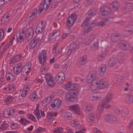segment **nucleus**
I'll return each instance as SVG.
<instances>
[{
	"mask_svg": "<svg viewBox=\"0 0 133 133\" xmlns=\"http://www.w3.org/2000/svg\"><path fill=\"white\" fill-rule=\"evenodd\" d=\"M64 88L65 89L68 90H74L67 94L66 95L67 100L70 102L73 101L78 96L79 91L76 90L78 88V85L76 84H71L70 82L65 85Z\"/></svg>",
	"mask_w": 133,
	"mask_h": 133,
	"instance_id": "nucleus-1",
	"label": "nucleus"
},
{
	"mask_svg": "<svg viewBox=\"0 0 133 133\" xmlns=\"http://www.w3.org/2000/svg\"><path fill=\"white\" fill-rule=\"evenodd\" d=\"M46 51L45 49L39 52L38 58L40 63L41 65L43 66L47 60Z\"/></svg>",
	"mask_w": 133,
	"mask_h": 133,
	"instance_id": "nucleus-2",
	"label": "nucleus"
},
{
	"mask_svg": "<svg viewBox=\"0 0 133 133\" xmlns=\"http://www.w3.org/2000/svg\"><path fill=\"white\" fill-rule=\"evenodd\" d=\"M52 0H42L39 7V12H42L44 10L47 9L50 7Z\"/></svg>",
	"mask_w": 133,
	"mask_h": 133,
	"instance_id": "nucleus-3",
	"label": "nucleus"
},
{
	"mask_svg": "<svg viewBox=\"0 0 133 133\" xmlns=\"http://www.w3.org/2000/svg\"><path fill=\"white\" fill-rule=\"evenodd\" d=\"M98 77L94 74H90L88 75L86 79V82L87 84H97L98 81L97 80Z\"/></svg>",
	"mask_w": 133,
	"mask_h": 133,
	"instance_id": "nucleus-4",
	"label": "nucleus"
},
{
	"mask_svg": "<svg viewBox=\"0 0 133 133\" xmlns=\"http://www.w3.org/2000/svg\"><path fill=\"white\" fill-rule=\"evenodd\" d=\"M23 62H21L15 65L13 68V71L14 74L16 75H19L21 73H23Z\"/></svg>",
	"mask_w": 133,
	"mask_h": 133,
	"instance_id": "nucleus-5",
	"label": "nucleus"
},
{
	"mask_svg": "<svg viewBox=\"0 0 133 133\" xmlns=\"http://www.w3.org/2000/svg\"><path fill=\"white\" fill-rule=\"evenodd\" d=\"M45 77L47 85L50 87H53L55 84V82L51 74L49 73H46L45 74Z\"/></svg>",
	"mask_w": 133,
	"mask_h": 133,
	"instance_id": "nucleus-6",
	"label": "nucleus"
},
{
	"mask_svg": "<svg viewBox=\"0 0 133 133\" xmlns=\"http://www.w3.org/2000/svg\"><path fill=\"white\" fill-rule=\"evenodd\" d=\"M23 75H28L31 72L32 69L31 68L32 64L30 62H27L24 63L23 62Z\"/></svg>",
	"mask_w": 133,
	"mask_h": 133,
	"instance_id": "nucleus-7",
	"label": "nucleus"
},
{
	"mask_svg": "<svg viewBox=\"0 0 133 133\" xmlns=\"http://www.w3.org/2000/svg\"><path fill=\"white\" fill-rule=\"evenodd\" d=\"M105 120L110 123H114L117 121L116 117L112 114H107L104 116Z\"/></svg>",
	"mask_w": 133,
	"mask_h": 133,
	"instance_id": "nucleus-8",
	"label": "nucleus"
},
{
	"mask_svg": "<svg viewBox=\"0 0 133 133\" xmlns=\"http://www.w3.org/2000/svg\"><path fill=\"white\" fill-rule=\"evenodd\" d=\"M65 78V74L61 72L58 73L56 76L55 79L57 83L61 84L64 82Z\"/></svg>",
	"mask_w": 133,
	"mask_h": 133,
	"instance_id": "nucleus-9",
	"label": "nucleus"
},
{
	"mask_svg": "<svg viewBox=\"0 0 133 133\" xmlns=\"http://www.w3.org/2000/svg\"><path fill=\"white\" fill-rule=\"evenodd\" d=\"M82 26L83 27V32L85 33L89 32L92 28V27L89 23V21L85 19L82 24Z\"/></svg>",
	"mask_w": 133,
	"mask_h": 133,
	"instance_id": "nucleus-10",
	"label": "nucleus"
},
{
	"mask_svg": "<svg viewBox=\"0 0 133 133\" xmlns=\"http://www.w3.org/2000/svg\"><path fill=\"white\" fill-rule=\"evenodd\" d=\"M15 110L11 108H8L5 109L3 113V116L5 118H7L12 117L15 115Z\"/></svg>",
	"mask_w": 133,
	"mask_h": 133,
	"instance_id": "nucleus-11",
	"label": "nucleus"
},
{
	"mask_svg": "<svg viewBox=\"0 0 133 133\" xmlns=\"http://www.w3.org/2000/svg\"><path fill=\"white\" fill-rule=\"evenodd\" d=\"M77 17L75 14H72L71 16L68 17L66 22V26L68 27H71L74 24L76 20Z\"/></svg>",
	"mask_w": 133,
	"mask_h": 133,
	"instance_id": "nucleus-12",
	"label": "nucleus"
},
{
	"mask_svg": "<svg viewBox=\"0 0 133 133\" xmlns=\"http://www.w3.org/2000/svg\"><path fill=\"white\" fill-rule=\"evenodd\" d=\"M78 46L75 43H70L66 50V52L68 55H69L75 50L77 49Z\"/></svg>",
	"mask_w": 133,
	"mask_h": 133,
	"instance_id": "nucleus-13",
	"label": "nucleus"
},
{
	"mask_svg": "<svg viewBox=\"0 0 133 133\" xmlns=\"http://www.w3.org/2000/svg\"><path fill=\"white\" fill-rule=\"evenodd\" d=\"M41 42L38 39L34 38L30 42L29 47L30 50H32L33 48H35L37 46H39Z\"/></svg>",
	"mask_w": 133,
	"mask_h": 133,
	"instance_id": "nucleus-14",
	"label": "nucleus"
},
{
	"mask_svg": "<svg viewBox=\"0 0 133 133\" xmlns=\"http://www.w3.org/2000/svg\"><path fill=\"white\" fill-rule=\"evenodd\" d=\"M118 47L123 49L127 50L130 47L128 42L125 41H120L118 44Z\"/></svg>",
	"mask_w": 133,
	"mask_h": 133,
	"instance_id": "nucleus-15",
	"label": "nucleus"
},
{
	"mask_svg": "<svg viewBox=\"0 0 133 133\" xmlns=\"http://www.w3.org/2000/svg\"><path fill=\"white\" fill-rule=\"evenodd\" d=\"M54 98L53 95H51L48 96L44 98L42 102V105L43 106H45L47 104L50 103Z\"/></svg>",
	"mask_w": 133,
	"mask_h": 133,
	"instance_id": "nucleus-16",
	"label": "nucleus"
},
{
	"mask_svg": "<svg viewBox=\"0 0 133 133\" xmlns=\"http://www.w3.org/2000/svg\"><path fill=\"white\" fill-rule=\"evenodd\" d=\"M97 12V10L95 8H92L89 10L87 13L86 14L87 16L85 19H87V20L89 21V19L96 14Z\"/></svg>",
	"mask_w": 133,
	"mask_h": 133,
	"instance_id": "nucleus-17",
	"label": "nucleus"
},
{
	"mask_svg": "<svg viewBox=\"0 0 133 133\" xmlns=\"http://www.w3.org/2000/svg\"><path fill=\"white\" fill-rule=\"evenodd\" d=\"M97 80H98V81L97 82V84H96L98 85V87L100 89H104L106 87L107 84V83L104 79H103L100 80L98 78Z\"/></svg>",
	"mask_w": 133,
	"mask_h": 133,
	"instance_id": "nucleus-18",
	"label": "nucleus"
},
{
	"mask_svg": "<svg viewBox=\"0 0 133 133\" xmlns=\"http://www.w3.org/2000/svg\"><path fill=\"white\" fill-rule=\"evenodd\" d=\"M61 103L60 99H57L51 103L50 106L54 109H56L59 107Z\"/></svg>",
	"mask_w": 133,
	"mask_h": 133,
	"instance_id": "nucleus-19",
	"label": "nucleus"
},
{
	"mask_svg": "<svg viewBox=\"0 0 133 133\" xmlns=\"http://www.w3.org/2000/svg\"><path fill=\"white\" fill-rule=\"evenodd\" d=\"M96 36L95 34H92L87 37L84 42V44L86 45L89 44L92 41H93L95 38Z\"/></svg>",
	"mask_w": 133,
	"mask_h": 133,
	"instance_id": "nucleus-20",
	"label": "nucleus"
},
{
	"mask_svg": "<svg viewBox=\"0 0 133 133\" xmlns=\"http://www.w3.org/2000/svg\"><path fill=\"white\" fill-rule=\"evenodd\" d=\"M112 98V95L111 94H109L103 99L102 102L106 105L111 101Z\"/></svg>",
	"mask_w": 133,
	"mask_h": 133,
	"instance_id": "nucleus-21",
	"label": "nucleus"
},
{
	"mask_svg": "<svg viewBox=\"0 0 133 133\" xmlns=\"http://www.w3.org/2000/svg\"><path fill=\"white\" fill-rule=\"evenodd\" d=\"M20 32L18 35V38L21 41V42L23 41L25 38L26 37H28V36L26 34V31L21 30L19 31Z\"/></svg>",
	"mask_w": 133,
	"mask_h": 133,
	"instance_id": "nucleus-22",
	"label": "nucleus"
},
{
	"mask_svg": "<svg viewBox=\"0 0 133 133\" xmlns=\"http://www.w3.org/2000/svg\"><path fill=\"white\" fill-rule=\"evenodd\" d=\"M5 77L7 81L9 82L13 81L15 77V75L10 72H7L6 73Z\"/></svg>",
	"mask_w": 133,
	"mask_h": 133,
	"instance_id": "nucleus-23",
	"label": "nucleus"
},
{
	"mask_svg": "<svg viewBox=\"0 0 133 133\" xmlns=\"http://www.w3.org/2000/svg\"><path fill=\"white\" fill-rule=\"evenodd\" d=\"M8 91H7L8 93L14 94H15L16 93L17 91L16 90L15 85L14 84L8 85Z\"/></svg>",
	"mask_w": 133,
	"mask_h": 133,
	"instance_id": "nucleus-24",
	"label": "nucleus"
},
{
	"mask_svg": "<svg viewBox=\"0 0 133 133\" xmlns=\"http://www.w3.org/2000/svg\"><path fill=\"white\" fill-rule=\"evenodd\" d=\"M69 110L78 114H80V108L77 104L71 105L70 106Z\"/></svg>",
	"mask_w": 133,
	"mask_h": 133,
	"instance_id": "nucleus-25",
	"label": "nucleus"
},
{
	"mask_svg": "<svg viewBox=\"0 0 133 133\" xmlns=\"http://www.w3.org/2000/svg\"><path fill=\"white\" fill-rule=\"evenodd\" d=\"M87 57L86 55H84L81 57L79 61L78 62V65L79 67L83 66L87 61Z\"/></svg>",
	"mask_w": 133,
	"mask_h": 133,
	"instance_id": "nucleus-26",
	"label": "nucleus"
},
{
	"mask_svg": "<svg viewBox=\"0 0 133 133\" xmlns=\"http://www.w3.org/2000/svg\"><path fill=\"white\" fill-rule=\"evenodd\" d=\"M14 99L13 96L11 95L7 96L4 100V102L6 105H9L13 101Z\"/></svg>",
	"mask_w": 133,
	"mask_h": 133,
	"instance_id": "nucleus-27",
	"label": "nucleus"
},
{
	"mask_svg": "<svg viewBox=\"0 0 133 133\" xmlns=\"http://www.w3.org/2000/svg\"><path fill=\"white\" fill-rule=\"evenodd\" d=\"M106 66L105 64L102 65L98 70V72L99 75L102 76L106 71Z\"/></svg>",
	"mask_w": 133,
	"mask_h": 133,
	"instance_id": "nucleus-28",
	"label": "nucleus"
},
{
	"mask_svg": "<svg viewBox=\"0 0 133 133\" xmlns=\"http://www.w3.org/2000/svg\"><path fill=\"white\" fill-rule=\"evenodd\" d=\"M83 109L86 112H89L92 109V107L89 104L83 103L82 105Z\"/></svg>",
	"mask_w": 133,
	"mask_h": 133,
	"instance_id": "nucleus-29",
	"label": "nucleus"
},
{
	"mask_svg": "<svg viewBox=\"0 0 133 133\" xmlns=\"http://www.w3.org/2000/svg\"><path fill=\"white\" fill-rule=\"evenodd\" d=\"M125 31L126 32L129 33V35L132 34L133 32V25H129L124 28Z\"/></svg>",
	"mask_w": 133,
	"mask_h": 133,
	"instance_id": "nucleus-30",
	"label": "nucleus"
},
{
	"mask_svg": "<svg viewBox=\"0 0 133 133\" xmlns=\"http://www.w3.org/2000/svg\"><path fill=\"white\" fill-rule=\"evenodd\" d=\"M124 55V54L122 52L119 53L116 57L118 62H119L120 63H122L123 62Z\"/></svg>",
	"mask_w": 133,
	"mask_h": 133,
	"instance_id": "nucleus-31",
	"label": "nucleus"
},
{
	"mask_svg": "<svg viewBox=\"0 0 133 133\" xmlns=\"http://www.w3.org/2000/svg\"><path fill=\"white\" fill-rule=\"evenodd\" d=\"M63 117L64 119L68 121L71 119L73 116L71 113L66 112L64 114Z\"/></svg>",
	"mask_w": 133,
	"mask_h": 133,
	"instance_id": "nucleus-32",
	"label": "nucleus"
},
{
	"mask_svg": "<svg viewBox=\"0 0 133 133\" xmlns=\"http://www.w3.org/2000/svg\"><path fill=\"white\" fill-rule=\"evenodd\" d=\"M26 32L28 37L30 38H32L34 35V31L32 27L28 28Z\"/></svg>",
	"mask_w": 133,
	"mask_h": 133,
	"instance_id": "nucleus-33",
	"label": "nucleus"
},
{
	"mask_svg": "<svg viewBox=\"0 0 133 133\" xmlns=\"http://www.w3.org/2000/svg\"><path fill=\"white\" fill-rule=\"evenodd\" d=\"M118 61L114 58H111L109 60L108 65L110 67H113L116 65Z\"/></svg>",
	"mask_w": 133,
	"mask_h": 133,
	"instance_id": "nucleus-34",
	"label": "nucleus"
},
{
	"mask_svg": "<svg viewBox=\"0 0 133 133\" xmlns=\"http://www.w3.org/2000/svg\"><path fill=\"white\" fill-rule=\"evenodd\" d=\"M30 99L33 101H35L38 98L36 91L32 92L30 95Z\"/></svg>",
	"mask_w": 133,
	"mask_h": 133,
	"instance_id": "nucleus-35",
	"label": "nucleus"
},
{
	"mask_svg": "<svg viewBox=\"0 0 133 133\" xmlns=\"http://www.w3.org/2000/svg\"><path fill=\"white\" fill-rule=\"evenodd\" d=\"M101 97V94L99 92H95L93 93L92 99L93 100H98L100 99Z\"/></svg>",
	"mask_w": 133,
	"mask_h": 133,
	"instance_id": "nucleus-36",
	"label": "nucleus"
},
{
	"mask_svg": "<svg viewBox=\"0 0 133 133\" xmlns=\"http://www.w3.org/2000/svg\"><path fill=\"white\" fill-rule=\"evenodd\" d=\"M100 11L103 16L107 15L110 13V12L107 10V8L103 7L100 8Z\"/></svg>",
	"mask_w": 133,
	"mask_h": 133,
	"instance_id": "nucleus-37",
	"label": "nucleus"
},
{
	"mask_svg": "<svg viewBox=\"0 0 133 133\" xmlns=\"http://www.w3.org/2000/svg\"><path fill=\"white\" fill-rule=\"evenodd\" d=\"M125 100L128 103H132L133 102V96L131 95H128L125 98Z\"/></svg>",
	"mask_w": 133,
	"mask_h": 133,
	"instance_id": "nucleus-38",
	"label": "nucleus"
},
{
	"mask_svg": "<svg viewBox=\"0 0 133 133\" xmlns=\"http://www.w3.org/2000/svg\"><path fill=\"white\" fill-rule=\"evenodd\" d=\"M9 127L8 122L7 121H4L2 123L1 126L0 128L2 130H5L8 128Z\"/></svg>",
	"mask_w": 133,
	"mask_h": 133,
	"instance_id": "nucleus-39",
	"label": "nucleus"
},
{
	"mask_svg": "<svg viewBox=\"0 0 133 133\" xmlns=\"http://www.w3.org/2000/svg\"><path fill=\"white\" fill-rule=\"evenodd\" d=\"M129 114V109H124L122 110L121 116L125 118Z\"/></svg>",
	"mask_w": 133,
	"mask_h": 133,
	"instance_id": "nucleus-40",
	"label": "nucleus"
},
{
	"mask_svg": "<svg viewBox=\"0 0 133 133\" xmlns=\"http://www.w3.org/2000/svg\"><path fill=\"white\" fill-rule=\"evenodd\" d=\"M120 38V35L119 34H117L113 35L111 37V39L112 41L115 42L118 41Z\"/></svg>",
	"mask_w": 133,
	"mask_h": 133,
	"instance_id": "nucleus-41",
	"label": "nucleus"
},
{
	"mask_svg": "<svg viewBox=\"0 0 133 133\" xmlns=\"http://www.w3.org/2000/svg\"><path fill=\"white\" fill-rule=\"evenodd\" d=\"M20 123L22 124L26 125L27 124L31 123L30 121L27 120L26 119L21 118L19 121Z\"/></svg>",
	"mask_w": 133,
	"mask_h": 133,
	"instance_id": "nucleus-42",
	"label": "nucleus"
},
{
	"mask_svg": "<svg viewBox=\"0 0 133 133\" xmlns=\"http://www.w3.org/2000/svg\"><path fill=\"white\" fill-rule=\"evenodd\" d=\"M124 8L126 10L131 11L132 9L133 5L131 3H127L125 4Z\"/></svg>",
	"mask_w": 133,
	"mask_h": 133,
	"instance_id": "nucleus-43",
	"label": "nucleus"
},
{
	"mask_svg": "<svg viewBox=\"0 0 133 133\" xmlns=\"http://www.w3.org/2000/svg\"><path fill=\"white\" fill-rule=\"evenodd\" d=\"M111 6L113 8V10L115 11L118 9L119 7V5L117 2H115L111 4Z\"/></svg>",
	"mask_w": 133,
	"mask_h": 133,
	"instance_id": "nucleus-44",
	"label": "nucleus"
},
{
	"mask_svg": "<svg viewBox=\"0 0 133 133\" xmlns=\"http://www.w3.org/2000/svg\"><path fill=\"white\" fill-rule=\"evenodd\" d=\"M57 115V113L56 112H50L47 113V116L49 119L55 118Z\"/></svg>",
	"mask_w": 133,
	"mask_h": 133,
	"instance_id": "nucleus-45",
	"label": "nucleus"
},
{
	"mask_svg": "<svg viewBox=\"0 0 133 133\" xmlns=\"http://www.w3.org/2000/svg\"><path fill=\"white\" fill-rule=\"evenodd\" d=\"M57 38V37L55 35L51 33L49 36V41L50 42L52 43L55 41Z\"/></svg>",
	"mask_w": 133,
	"mask_h": 133,
	"instance_id": "nucleus-46",
	"label": "nucleus"
},
{
	"mask_svg": "<svg viewBox=\"0 0 133 133\" xmlns=\"http://www.w3.org/2000/svg\"><path fill=\"white\" fill-rule=\"evenodd\" d=\"M99 47L98 42H97L91 45L90 49L93 51H95L98 49Z\"/></svg>",
	"mask_w": 133,
	"mask_h": 133,
	"instance_id": "nucleus-47",
	"label": "nucleus"
},
{
	"mask_svg": "<svg viewBox=\"0 0 133 133\" xmlns=\"http://www.w3.org/2000/svg\"><path fill=\"white\" fill-rule=\"evenodd\" d=\"M58 5V3L57 1H55L52 3L51 5L50 9L51 10H52L55 9V8Z\"/></svg>",
	"mask_w": 133,
	"mask_h": 133,
	"instance_id": "nucleus-48",
	"label": "nucleus"
},
{
	"mask_svg": "<svg viewBox=\"0 0 133 133\" xmlns=\"http://www.w3.org/2000/svg\"><path fill=\"white\" fill-rule=\"evenodd\" d=\"M51 33L57 37H59L61 34V31L59 29L54 30Z\"/></svg>",
	"mask_w": 133,
	"mask_h": 133,
	"instance_id": "nucleus-49",
	"label": "nucleus"
},
{
	"mask_svg": "<svg viewBox=\"0 0 133 133\" xmlns=\"http://www.w3.org/2000/svg\"><path fill=\"white\" fill-rule=\"evenodd\" d=\"M44 30V29L42 28L41 26H40L39 24H37L36 29V33L37 34H40Z\"/></svg>",
	"mask_w": 133,
	"mask_h": 133,
	"instance_id": "nucleus-50",
	"label": "nucleus"
},
{
	"mask_svg": "<svg viewBox=\"0 0 133 133\" xmlns=\"http://www.w3.org/2000/svg\"><path fill=\"white\" fill-rule=\"evenodd\" d=\"M88 120L90 122H93L95 119V116L92 114H89L88 116Z\"/></svg>",
	"mask_w": 133,
	"mask_h": 133,
	"instance_id": "nucleus-51",
	"label": "nucleus"
},
{
	"mask_svg": "<svg viewBox=\"0 0 133 133\" xmlns=\"http://www.w3.org/2000/svg\"><path fill=\"white\" fill-rule=\"evenodd\" d=\"M70 125L72 127H75L76 126H78L79 125V124L78 123L77 120H73L71 121Z\"/></svg>",
	"mask_w": 133,
	"mask_h": 133,
	"instance_id": "nucleus-52",
	"label": "nucleus"
},
{
	"mask_svg": "<svg viewBox=\"0 0 133 133\" xmlns=\"http://www.w3.org/2000/svg\"><path fill=\"white\" fill-rule=\"evenodd\" d=\"M105 105V104L101 102L100 106H99L97 107V110L98 111L100 112H102L103 111Z\"/></svg>",
	"mask_w": 133,
	"mask_h": 133,
	"instance_id": "nucleus-53",
	"label": "nucleus"
},
{
	"mask_svg": "<svg viewBox=\"0 0 133 133\" xmlns=\"http://www.w3.org/2000/svg\"><path fill=\"white\" fill-rule=\"evenodd\" d=\"M26 116L28 118L31 119L34 122L36 121V119L35 116L33 115L30 114H27Z\"/></svg>",
	"mask_w": 133,
	"mask_h": 133,
	"instance_id": "nucleus-54",
	"label": "nucleus"
},
{
	"mask_svg": "<svg viewBox=\"0 0 133 133\" xmlns=\"http://www.w3.org/2000/svg\"><path fill=\"white\" fill-rule=\"evenodd\" d=\"M63 128L62 127H59L55 129L53 132L55 133H62L63 132Z\"/></svg>",
	"mask_w": 133,
	"mask_h": 133,
	"instance_id": "nucleus-55",
	"label": "nucleus"
},
{
	"mask_svg": "<svg viewBox=\"0 0 133 133\" xmlns=\"http://www.w3.org/2000/svg\"><path fill=\"white\" fill-rule=\"evenodd\" d=\"M34 114L35 115L38 120H39V119L41 118V116L40 114L39 110H35L34 111Z\"/></svg>",
	"mask_w": 133,
	"mask_h": 133,
	"instance_id": "nucleus-56",
	"label": "nucleus"
},
{
	"mask_svg": "<svg viewBox=\"0 0 133 133\" xmlns=\"http://www.w3.org/2000/svg\"><path fill=\"white\" fill-rule=\"evenodd\" d=\"M98 87V85L91 83L90 86V90L94 91H95L97 89Z\"/></svg>",
	"mask_w": 133,
	"mask_h": 133,
	"instance_id": "nucleus-57",
	"label": "nucleus"
},
{
	"mask_svg": "<svg viewBox=\"0 0 133 133\" xmlns=\"http://www.w3.org/2000/svg\"><path fill=\"white\" fill-rule=\"evenodd\" d=\"M105 55L104 54H99L98 55L97 59L98 61H99L103 60V58L105 57Z\"/></svg>",
	"mask_w": 133,
	"mask_h": 133,
	"instance_id": "nucleus-58",
	"label": "nucleus"
},
{
	"mask_svg": "<svg viewBox=\"0 0 133 133\" xmlns=\"http://www.w3.org/2000/svg\"><path fill=\"white\" fill-rule=\"evenodd\" d=\"M38 24H39L40 26H41L42 28L45 29L46 25V24L45 22L41 21V23L40 24L39 23Z\"/></svg>",
	"mask_w": 133,
	"mask_h": 133,
	"instance_id": "nucleus-59",
	"label": "nucleus"
},
{
	"mask_svg": "<svg viewBox=\"0 0 133 133\" xmlns=\"http://www.w3.org/2000/svg\"><path fill=\"white\" fill-rule=\"evenodd\" d=\"M94 0H85L84 1V3L86 5L89 6L94 1Z\"/></svg>",
	"mask_w": 133,
	"mask_h": 133,
	"instance_id": "nucleus-60",
	"label": "nucleus"
},
{
	"mask_svg": "<svg viewBox=\"0 0 133 133\" xmlns=\"http://www.w3.org/2000/svg\"><path fill=\"white\" fill-rule=\"evenodd\" d=\"M4 32L3 29H0V41H1L4 37Z\"/></svg>",
	"mask_w": 133,
	"mask_h": 133,
	"instance_id": "nucleus-61",
	"label": "nucleus"
},
{
	"mask_svg": "<svg viewBox=\"0 0 133 133\" xmlns=\"http://www.w3.org/2000/svg\"><path fill=\"white\" fill-rule=\"evenodd\" d=\"M28 92L25 90L23 89L22 92H21V96L22 97H24L27 95L28 93Z\"/></svg>",
	"mask_w": 133,
	"mask_h": 133,
	"instance_id": "nucleus-62",
	"label": "nucleus"
},
{
	"mask_svg": "<svg viewBox=\"0 0 133 133\" xmlns=\"http://www.w3.org/2000/svg\"><path fill=\"white\" fill-rule=\"evenodd\" d=\"M71 31H69L68 32L64 33L63 34V36L62 37V39H65L66 37L68 36L69 35L71 34Z\"/></svg>",
	"mask_w": 133,
	"mask_h": 133,
	"instance_id": "nucleus-63",
	"label": "nucleus"
},
{
	"mask_svg": "<svg viewBox=\"0 0 133 133\" xmlns=\"http://www.w3.org/2000/svg\"><path fill=\"white\" fill-rule=\"evenodd\" d=\"M30 86L29 85V84L27 83L25 85L23 89L25 90L26 91L28 92L30 89Z\"/></svg>",
	"mask_w": 133,
	"mask_h": 133,
	"instance_id": "nucleus-64",
	"label": "nucleus"
}]
</instances>
